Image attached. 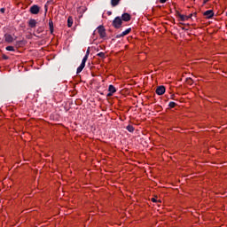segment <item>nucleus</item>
Wrapping results in <instances>:
<instances>
[{"instance_id": "obj_1", "label": "nucleus", "mask_w": 227, "mask_h": 227, "mask_svg": "<svg viewBox=\"0 0 227 227\" xmlns=\"http://www.w3.org/2000/svg\"><path fill=\"white\" fill-rule=\"evenodd\" d=\"M123 24V21L121 20V18L116 17L112 23V26L115 27V29H120L121 27V25Z\"/></svg>"}, {"instance_id": "obj_2", "label": "nucleus", "mask_w": 227, "mask_h": 227, "mask_svg": "<svg viewBox=\"0 0 227 227\" xmlns=\"http://www.w3.org/2000/svg\"><path fill=\"white\" fill-rule=\"evenodd\" d=\"M30 13H32V15H38V13H40V7L36 4L32 5L30 7Z\"/></svg>"}, {"instance_id": "obj_3", "label": "nucleus", "mask_w": 227, "mask_h": 227, "mask_svg": "<svg viewBox=\"0 0 227 227\" xmlns=\"http://www.w3.org/2000/svg\"><path fill=\"white\" fill-rule=\"evenodd\" d=\"M98 33H99L100 38H106V28H104V26L98 27Z\"/></svg>"}, {"instance_id": "obj_4", "label": "nucleus", "mask_w": 227, "mask_h": 227, "mask_svg": "<svg viewBox=\"0 0 227 227\" xmlns=\"http://www.w3.org/2000/svg\"><path fill=\"white\" fill-rule=\"evenodd\" d=\"M156 93L158 95H164L166 93V87H164V85L157 87Z\"/></svg>"}, {"instance_id": "obj_5", "label": "nucleus", "mask_w": 227, "mask_h": 227, "mask_svg": "<svg viewBox=\"0 0 227 227\" xmlns=\"http://www.w3.org/2000/svg\"><path fill=\"white\" fill-rule=\"evenodd\" d=\"M204 17L206 19H212L214 17V11L213 10H207L203 13Z\"/></svg>"}, {"instance_id": "obj_6", "label": "nucleus", "mask_w": 227, "mask_h": 227, "mask_svg": "<svg viewBox=\"0 0 227 227\" xmlns=\"http://www.w3.org/2000/svg\"><path fill=\"white\" fill-rule=\"evenodd\" d=\"M4 41L7 42V43H12L13 42V36L10 34H5L4 35Z\"/></svg>"}, {"instance_id": "obj_7", "label": "nucleus", "mask_w": 227, "mask_h": 227, "mask_svg": "<svg viewBox=\"0 0 227 227\" xmlns=\"http://www.w3.org/2000/svg\"><path fill=\"white\" fill-rule=\"evenodd\" d=\"M177 17H179L182 22H185V20H189V19H191V16H185L184 14H181L180 12H177Z\"/></svg>"}, {"instance_id": "obj_8", "label": "nucleus", "mask_w": 227, "mask_h": 227, "mask_svg": "<svg viewBox=\"0 0 227 227\" xmlns=\"http://www.w3.org/2000/svg\"><path fill=\"white\" fill-rule=\"evenodd\" d=\"M131 17H130V14L125 12L121 15V20L124 21V22H129V20H130Z\"/></svg>"}, {"instance_id": "obj_9", "label": "nucleus", "mask_w": 227, "mask_h": 227, "mask_svg": "<svg viewBox=\"0 0 227 227\" xmlns=\"http://www.w3.org/2000/svg\"><path fill=\"white\" fill-rule=\"evenodd\" d=\"M49 27L51 35L54 33V23L52 22V20H49Z\"/></svg>"}, {"instance_id": "obj_10", "label": "nucleus", "mask_w": 227, "mask_h": 227, "mask_svg": "<svg viewBox=\"0 0 227 227\" xmlns=\"http://www.w3.org/2000/svg\"><path fill=\"white\" fill-rule=\"evenodd\" d=\"M28 26L29 27H32V28L36 27V20H33V19L29 20Z\"/></svg>"}, {"instance_id": "obj_11", "label": "nucleus", "mask_w": 227, "mask_h": 227, "mask_svg": "<svg viewBox=\"0 0 227 227\" xmlns=\"http://www.w3.org/2000/svg\"><path fill=\"white\" fill-rule=\"evenodd\" d=\"M73 24H74V19H72V17L69 16L67 18V27H72Z\"/></svg>"}, {"instance_id": "obj_12", "label": "nucleus", "mask_w": 227, "mask_h": 227, "mask_svg": "<svg viewBox=\"0 0 227 227\" xmlns=\"http://www.w3.org/2000/svg\"><path fill=\"white\" fill-rule=\"evenodd\" d=\"M108 91L113 94L116 93V88L114 87V85H109Z\"/></svg>"}, {"instance_id": "obj_13", "label": "nucleus", "mask_w": 227, "mask_h": 227, "mask_svg": "<svg viewBox=\"0 0 227 227\" xmlns=\"http://www.w3.org/2000/svg\"><path fill=\"white\" fill-rule=\"evenodd\" d=\"M84 67H86V66H84L83 64H81V65L77 67V69H76V74H81V72H82V70H84Z\"/></svg>"}, {"instance_id": "obj_14", "label": "nucleus", "mask_w": 227, "mask_h": 227, "mask_svg": "<svg viewBox=\"0 0 227 227\" xmlns=\"http://www.w3.org/2000/svg\"><path fill=\"white\" fill-rule=\"evenodd\" d=\"M120 4V0H111L112 6H118Z\"/></svg>"}, {"instance_id": "obj_15", "label": "nucleus", "mask_w": 227, "mask_h": 227, "mask_svg": "<svg viewBox=\"0 0 227 227\" xmlns=\"http://www.w3.org/2000/svg\"><path fill=\"white\" fill-rule=\"evenodd\" d=\"M126 129L128 130V132H134V130H135V128H134V126H132V125H128L127 127H126Z\"/></svg>"}, {"instance_id": "obj_16", "label": "nucleus", "mask_w": 227, "mask_h": 227, "mask_svg": "<svg viewBox=\"0 0 227 227\" xmlns=\"http://www.w3.org/2000/svg\"><path fill=\"white\" fill-rule=\"evenodd\" d=\"M89 55H85L82 60L81 65H83L86 67V61H88Z\"/></svg>"}, {"instance_id": "obj_17", "label": "nucleus", "mask_w": 227, "mask_h": 227, "mask_svg": "<svg viewBox=\"0 0 227 227\" xmlns=\"http://www.w3.org/2000/svg\"><path fill=\"white\" fill-rule=\"evenodd\" d=\"M89 55H85L82 60L81 65H83L86 67V61H88Z\"/></svg>"}, {"instance_id": "obj_18", "label": "nucleus", "mask_w": 227, "mask_h": 227, "mask_svg": "<svg viewBox=\"0 0 227 227\" xmlns=\"http://www.w3.org/2000/svg\"><path fill=\"white\" fill-rule=\"evenodd\" d=\"M89 55H85L82 60L81 65H83L86 67V61H88Z\"/></svg>"}, {"instance_id": "obj_19", "label": "nucleus", "mask_w": 227, "mask_h": 227, "mask_svg": "<svg viewBox=\"0 0 227 227\" xmlns=\"http://www.w3.org/2000/svg\"><path fill=\"white\" fill-rule=\"evenodd\" d=\"M130 31H132V28H127L125 31L122 32V35L127 36V35H129Z\"/></svg>"}, {"instance_id": "obj_20", "label": "nucleus", "mask_w": 227, "mask_h": 227, "mask_svg": "<svg viewBox=\"0 0 227 227\" xmlns=\"http://www.w3.org/2000/svg\"><path fill=\"white\" fill-rule=\"evenodd\" d=\"M5 50L11 52H15V48L13 46H7Z\"/></svg>"}, {"instance_id": "obj_21", "label": "nucleus", "mask_w": 227, "mask_h": 227, "mask_svg": "<svg viewBox=\"0 0 227 227\" xmlns=\"http://www.w3.org/2000/svg\"><path fill=\"white\" fill-rule=\"evenodd\" d=\"M176 106V103H175V102H173V101L169 102V104H168V106H169L171 109H173Z\"/></svg>"}, {"instance_id": "obj_22", "label": "nucleus", "mask_w": 227, "mask_h": 227, "mask_svg": "<svg viewBox=\"0 0 227 227\" xmlns=\"http://www.w3.org/2000/svg\"><path fill=\"white\" fill-rule=\"evenodd\" d=\"M97 56H98V58L104 59V58H106V53H104V52H99V53L97 54Z\"/></svg>"}, {"instance_id": "obj_23", "label": "nucleus", "mask_w": 227, "mask_h": 227, "mask_svg": "<svg viewBox=\"0 0 227 227\" xmlns=\"http://www.w3.org/2000/svg\"><path fill=\"white\" fill-rule=\"evenodd\" d=\"M122 36H125L123 35V33L116 35L115 38H122Z\"/></svg>"}, {"instance_id": "obj_24", "label": "nucleus", "mask_w": 227, "mask_h": 227, "mask_svg": "<svg viewBox=\"0 0 227 227\" xmlns=\"http://www.w3.org/2000/svg\"><path fill=\"white\" fill-rule=\"evenodd\" d=\"M187 82H188V84H192V79L188 78V79H187Z\"/></svg>"}, {"instance_id": "obj_25", "label": "nucleus", "mask_w": 227, "mask_h": 227, "mask_svg": "<svg viewBox=\"0 0 227 227\" xmlns=\"http://www.w3.org/2000/svg\"><path fill=\"white\" fill-rule=\"evenodd\" d=\"M151 201H153V203H157V200L155 198H152Z\"/></svg>"}, {"instance_id": "obj_26", "label": "nucleus", "mask_w": 227, "mask_h": 227, "mask_svg": "<svg viewBox=\"0 0 227 227\" xmlns=\"http://www.w3.org/2000/svg\"><path fill=\"white\" fill-rule=\"evenodd\" d=\"M85 56H90V48H88Z\"/></svg>"}, {"instance_id": "obj_27", "label": "nucleus", "mask_w": 227, "mask_h": 227, "mask_svg": "<svg viewBox=\"0 0 227 227\" xmlns=\"http://www.w3.org/2000/svg\"><path fill=\"white\" fill-rule=\"evenodd\" d=\"M0 12H1V13H4L5 9H4V8H1V9H0Z\"/></svg>"}, {"instance_id": "obj_28", "label": "nucleus", "mask_w": 227, "mask_h": 227, "mask_svg": "<svg viewBox=\"0 0 227 227\" xmlns=\"http://www.w3.org/2000/svg\"><path fill=\"white\" fill-rule=\"evenodd\" d=\"M113 92H109L107 95H106V97H113Z\"/></svg>"}, {"instance_id": "obj_29", "label": "nucleus", "mask_w": 227, "mask_h": 227, "mask_svg": "<svg viewBox=\"0 0 227 227\" xmlns=\"http://www.w3.org/2000/svg\"><path fill=\"white\" fill-rule=\"evenodd\" d=\"M210 0H204L203 4H207Z\"/></svg>"}, {"instance_id": "obj_30", "label": "nucleus", "mask_w": 227, "mask_h": 227, "mask_svg": "<svg viewBox=\"0 0 227 227\" xmlns=\"http://www.w3.org/2000/svg\"><path fill=\"white\" fill-rule=\"evenodd\" d=\"M167 0H160V3H161V4H164V3H166Z\"/></svg>"}, {"instance_id": "obj_31", "label": "nucleus", "mask_w": 227, "mask_h": 227, "mask_svg": "<svg viewBox=\"0 0 227 227\" xmlns=\"http://www.w3.org/2000/svg\"><path fill=\"white\" fill-rule=\"evenodd\" d=\"M170 98H172V100H175V94H172V95L170 96Z\"/></svg>"}, {"instance_id": "obj_32", "label": "nucleus", "mask_w": 227, "mask_h": 227, "mask_svg": "<svg viewBox=\"0 0 227 227\" xmlns=\"http://www.w3.org/2000/svg\"><path fill=\"white\" fill-rule=\"evenodd\" d=\"M37 33H42V28H38Z\"/></svg>"}, {"instance_id": "obj_33", "label": "nucleus", "mask_w": 227, "mask_h": 227, "mask_svg": "<svg viewBox=\"0 0 227 227\" xmlns=\"http://www.w3.org/2000/svg\"><path fill=\"white\" fill-rule=\"evenodd\" d=\"M17 43L20 45L22 43V41H19Z\"/></svg>"}, {"instance_id": "obj_34", "label": "nucleus", "mask_w": 227, "mask_h": 227, "mask_svg": "<svg viewBox=\"0 0 227 227\" xmlns=\"http://www.w3.org/2000/svg\"><path fill=\"white\" fill-rule=\"evenodd\" d=\"M4 59H8V57H6V56H4Z\"/></svg>"}]
</instances>
